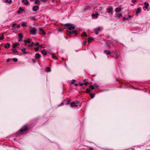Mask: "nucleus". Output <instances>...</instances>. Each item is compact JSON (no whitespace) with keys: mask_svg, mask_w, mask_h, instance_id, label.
<instances>
[{"mask_svg":"<svg viewBox=\"0 0 150 150\" xmlns=\"http://www.w3.org/2000/svg\"><path fill=\"white\" fill-rule=\"evenodd\" d=\"M90 96H91V98L92 99L94 97L95 95L93 93H91L90 94Z\"/></svg>","mask_w":150,"mask_h":150,"instance_id":"25","label":"nucleus"},{"mask_svg":"<svg viewBox=\"0 0 150 150\" xmlns=\"http://www.w3.org/2000/svg\"><path fill=\"white\" fill-rule=\"evenodd\" d=\"M125 20H128V21H129L130 20H129L128 19V18L127 17V18H126L125 17H124L123 18V21H125Z\"/></svg>","mask_w":150,"mask_h":150,"instance_id":"30","label":"nucleus"},{"mask_svg":"<svg viewBox=\"0 0 150 150\" xmlns=\"http://www.w3.org/2000/svg\"><path fill=\"white\" fill-rule=\"evenodd\" d=\"M39 31L41 32L43 35H45V33L44 31L42 29V28H39Z\"/></svg>","mask_w":150,"mask_h":150,"instance_id":"13","label":"nucleus"},{"mask_svg":"<svg viewBox=\"0 0 150 150\" xmlns=\"http://www.w3.org/2000/svg\"><path fill=\"white\" fill-rule=\"evenodd\" d=\"M51 57L53 59H57V58L56 57V56L52 54L51 55Z\"/></svg>","mask_w":150,"mask_h":150,"instance_id":"33","label":"nucleus"},{"mask_svg":"<svg viewBox=\"0 0 150 150\" xmlns=\"http://www.w3.org/2000/svg\"><path fill=\"white\" fill-rule=\"evenodd\" d=\"M39 45V43L38 42H36L35 44V45Z\"/></svg>","mask_w":150,"mask_h":150,"instance_id":"48","label":"nucleus"},{"mask_svg":"<svg viewBox=\"0 0 150 150\" xmlns=\"http://www.w3.org/2000/svg\"><path fill=\"white\" fill-rule=\"evenodd\" d=\"M108 90V89H105V90H101V91H106Z\"/></svg>","mask_w":150,"mask_h":150,"instance_id":"51","label":"nucleus"},{"mask_svg":"<svg viewBox=\"0 0 150 150\" xmlns=\"http://www.w3.org/2000/svg\"><path fill=\"white\" fill-rule=\"evenodd\" d=\"M89 87L92 89H95V88L93 85H90Z\"/></svg>","mask_w":150,"mask_h":150,"instance_id":"38","label":"nucleus"},{"mask_svg":"<svg viewBox=\"0 0 150 150\" xmlns=\"http://www.w3.org/2000/svg\"><path fill=\"white\" fill-rule=\"evenodd\" d=\"M76 82V80H75L73 79L72 80L71 82V83L73 84H74L75 82Z\"/></svg>","mask_w":150,"mask_h":150,"instance_id":"40","label":"nucleus"},{"mask_svg":"<svg viewBox=\"0 0 150 150\" xmlns=\"http://www.w3.org/2000/svg\"><path fill=\"white\" fill-rule=\"evenodd\" d=\"M137 1V0H132V1L133 3H135Z\"/></svg>","mask_w":150,"mask_h":150,"instance_id":"49","label":"nucleus"},{"mask_svg":"<svg viewBox=\"0 0 150 150\" xmlns=\"http://www.w3.org/2000/svg\"><path fill=\"white\" fill-rule=\"evenodd\" d=\"M66 32V34L69 35H77V31L75 29L71 31L67 30Z\"/></svg>","mask_w":150,"mask_h":150,"instance_id":"3","label":"nucleus"},{"mask_svg":"<svg viewBox=\"0 0 150 150\" xmlns=\"http://www.w3.org/2000/svg\"><path fill=\"white\" fill-rule=\"evenodd\" d=\"M79 101H77L76 102V103L77 104H79Z\"/></svg>","mask_w":150,"mask_h":150,"instance_id":"64","label":"nucleus"},{"mask_svg":"<svg viewBox=\"0 0 150 150\" xmlns=\"http://www.w3.org/2000/svg\"><path fill=\"white\" fill-rule=\"evenodd\" d=\"M51 71V70L50 68L48 67H47L45 69V71L46 72H50Z\"/></svg>","mask_w":150,"mask_h":150,"instance_id":"18","label":"nucleus"},{"mask_svg":"<svg viewBox=\"0 0 150 150\" xmlns=\"http://www.w3.org/2000/svg\"><path fill=\"white\" fill-rule=\"evenodd\" d=\"M74 84L75 86H77L78 85V84L77 83H74Z\"/></svg>","mask_w":150,"mask_h":150,"instance_id":"62","label":"nucleus"},{"mask_svg":"<svg viewBox=\"0 0 150 150\" xmlns=\"http://www.w3.org/2000/svg\"><path fill=\"white\" fill-rule=\"evenodd\" d=\"M12 59L15 62H16L18 61V59L16 58H13Z\"/></svg>","mask_w":150,"mask_h":150,"instance_id":"34","label":"nucleus"},{"mask_svg":"<svg viewBox=\"0 0 150 150\" xmlns=\"http://www.w3.org/2000/svg\"><path fill=\"white\" fill-rule=\"evenodd\" d=\"M94 85L96 86V87L97 88H98L99 87V86H98L97 84H96V83H95L94 84Z\"/></svg>","mask_w":150,"mask_h":150,"instance_id":"45","label":"nucleus"},{"mask_svg":"<svg viewBox=\"0 0 150 150\" xmlns=\"http://www.w3.org/2000/svg\"><path fill=\"white\" fill-rule=\"evenodd\" d=\"M34 49L35 50V51L36 52H37V51H38V50L39 48L38 47H35L34 48Z\"/></svg>","mask_w":150,"mask_h":150,"instance_id":"39","label":"nucleus"},{"mask_svg":"<svg viewBox=\"0 0 150 150\" xmlns=\"http://www.w3.org/2000/svg\"><path fill=\"white\" fill-rule=\"evenodd\" d=\"M30 31L33 35H35L36 34V29L35 27H33L30 30Z\"/></svg>","mask_w":150,"mask_h":150,"instance_id":"4","label":"nucleus"},{"mask_svg":"<svg viewBox=\"0 0 150 150\" xmlns=\"http://www.w3.org/2000/svg\"><path fill=\"white\" fill-rule=\"evenodd\" d=\"M41 57V55L40 54L38 53H37L35 55V58L36 59H38Z\"/></svg>","mask_w":150,"mask_h":150,"instance_id":"9","label":"nucleus"},{"mask_svg":"<svg viewBox=\"0 0 150 150\" xmlns=\"http://www.w3.org/2000/svg\"><path fill=\"white\" fill-rule=\"evenodd\" d=\"M17 27L18 28H19L20 27V25H17Z\"/></svg>","mask_w":150,"mask_h":150,"instance_id":"61","label":"nucleus"},{"mask_svg":"<svg viewBox=\"0 0 150 150\" xmlns=\"http://www.w3.org/2000/svg\"><path fill=\"white\" fill-rule=\"evenodd\" d=\"M18 37L19 38H21L22 39L23 37V36L22 34V33H19V34H18Z\"/></svg>","mask_w":150,"mask_h":150,"instance_id":"28","label":"nucleus"},{"mask_svg":"<svg viewBox=\"0 0 150 150\" xmlns=\"http://www.w3.org/2000/svg\"><path fill=\"white\" fill-rule=\"evenodd\" d=\"M100 28L99 27H98L94 29L95 33L96 35H98V34L99 32L100 31Z\"/></svg>","mask_w":150,"mask_h":150,"instance_id":"5","label":"nucleus"},{"mask_svg":"<svg viewBox=\"0 0 150 150\" xmlns=\"http://www.w3.org/2000/svg\"><path fill=\"white\" fill-rule=\"evenodd\" d=\"M16 25V23H13L12 25L13 27H14Z\"/></svg>","mask_w":150,"mask_h":150,"instance_id":"54","label":"nucleus"},{"mask_svg":"<svg viewBox=\"0 0 150 150\" xmlns=\"http://www.w3.org/2000/svg\"><path fill=\"white\" fill-rule=\"evenodd\" d=\"M87 42L86 41H85L84 42V44H85V45H86V44Z\"/></svg>","mask_w":150,"mask_h":150,"instance_id":"60","label":"nucleus"},{"mask_svg":"<svg viewBox=\"0 0 150 150\" xmlns=\"http://www.w3.org/2000/svg\"><path fill=\"white\" fill-rule=\"evenodd\" d=\"M144 4L145 5V7L146 9H147L148 7L149 6V4L147 2H145L144 3Z\"/></svg>","mask_w":150,"mask_h":150,"instance_id":"14","label":"nucleus"},{"mask_svg":"<svg viewBox=\"0 0 150 150\" xmlns=\"http://www.w3.org/2000/svg\"><path fill=\"white\" fill-rule=\"evenodd\" d=\"M122 13H120L119 14H117L116 17L118 18H120V17L122 16Z\"/></svg>","mask_w":150,"mask_h":150,"instance_id":"23","label":"nucleus"},{"mask_svg":"<svg viewBox=\"0 0 150 150\" xmlns=\"http://www.w3.org/2000/svg\"><path fill=\"white\" fill-rule=\"evenodd\" d=\"M79 85L81 86H82L83 85V83H82L80 82L79 83Z\"/></svg>","mask_w":150,"mask_h":150,"instance_id":"47","label":"nucleus"},{"mask_svg":"<svg viewBox=\"0 0 150 150\" xmlns=\"http://www.w3.org/2000/svg\"><path fill=\"white\" fill-rule=\"evenodd\" d=\"M99 14L98 13H96L95 14H93L92 15V17H97L98 15Z\"/></svg>","mask_w":150,"mask_h":150,"instance_id":"19","label":"nucleus"},{"mask_svg":"<svg viewBox=\"0 0 150 150\" xmlns=\"http://www.w3.org/2000/svg\"><path fill=\"white\" fill-rule=\"evenodd\" d=\"M93 40V38L92 37L89 38H88V42L90 43L91 42V41L92 40Z\"/></svg>","mask_w":150,"mask_h":150,"instance_id":"21","label":"nucleus"},{"mask_svg":"<svg viewBox=\"0 0 150 150\" xmlns=\"http://www.w3.org/2000/svg\"><path fill=\"white\" fill-rule=\"evenodd\" d=\"M121 10V8L120 7H117L115 9V12L117 13L120 12Z\"/></svg>","mask_w":150,"mask_h":150,"instance_id":"10","label":"nucleus"},{"mask_svg":"<svg viewBox=\"0 0 150 150\" xmlns=\"http://www.w3.org/2000/svg\"><path fill=\"white\" fill-rule=\"evenodd\" d=\"M31 40L30 39H28V40H25L24 41L25 42L27 43L30 44L31 42Z\"/></svg>","mask_w":150,"mask_h":150,"instance_id":"17","label":"nucleus"},{"mask_svg":"<svg viewBox=\"0 0 150 150\" xmlns=\"http://www.w3.org/2000/svg\"><path fill=\"white\" fill-rule=\"evenodd\" d=\"M141 8H138L136 11V15H137L138 14L141 12Z\"/></svg>","mask_w":150,"mask_h":150,"instance_id":"8","label":"nucleus"},{"mask_svg":"<svg viewBox=\"0 0 150 150\" xmlns=\"http://www.w3.org/2000/svg\"><path fill=\"white\" fill-rule=\"evenodd\" d=\"M17 12L18 13L20 14L21 13V11L19 10V11H18Z\"/></svg>","mask_w":150,"mask_h":150,"instance_id":"59","label":"nucleus"},{"mask_svg":"<svg viewBox=\"0 0 150 150\" xmlns=\"http://www.w3.org/2000/svg\"><path fill=\"white\" fill-rule=\"evenodd\" d=\"M58 31L61 32H62V30L60 29H58Z\"/></svg>","mask_w":150,"mask_h":150,"instance_id":"56","label":"nucleus"},{"mask_svg":"<svg viewBox=\"0 0 150 150\" xmlns=\"http://www.w3.org/2000/svg\"><path fill=\"white\" fill-rule=\"evenodd\" d=\"M4 2L6 3H8L10 4L12 3V1L11 0H5Z\"/></svg>","mask_w":150,"mask_h":150,"instance_id":"22","label":"nucleus"},{"mask_svg":"<svg viewBox=\"0 0 150 150\" xmlns=\"http://www.w3.org/2000/svg\"><path fill=\"white\" fill-rule=\"evenodd\" d=\"M78 106V105H76L75 103L74 102H72L70 104V106L71 107H77Z\"/></svg>","mask_w":150,"mask_h":150,"instance_id":"12","label":"nucleus"},{"mask_svg":"<svg viewBox=\"0 0 150 150\" xmlns=\"http://www.w3.org/2000/svg\"><path fill=\"white\" fill-rule=\"evenodd\" d=\"M82 35L83 36H84L86 37H87V35L86 33L85 32H83L82 34Z\"/></svg>","mask_w":150,"mask_h":150,"instance_id":"27","label":"nucleus"},{"mask_svg":"<svg viewBox=\"0 0 150 150\" xmlns=\"http://www.w3.org/2000/svg\"><path fill=\"white\" fill-rule=\"evenodd\" d=\"M89 9V8H88V7H86V8H85L84 10H83V11H86V10H88Z\"/></svg>","mask_w":150,"mask_h":150,"instance_id":"44","label":"nucleus"},{"mask_svg":"<svg viewBox=\"0 0 150 150\" xmlns=\"http://www.w3.org/2000/svg\"><path fill=\"white\" fill-rule=\"evenodd\" d=\"M39 7L38 6H34L33 7V10L34 11H36L39 10Z\"/></svg>","mask_w":150,"mask_h":150,"instance_id":"7","label":"nucleus"},{"mask_svg":"<svg viewBox=\"0 0 150 150\" xmlns=\"http://www.w3.org/2000/svg\"><path fill=\"white\" fill-rule=\"evenodd\" d=\"M70 100L69 99H68L67 101V103L65 104V105H69L70 104Z\"/></svg>","mask_w":150,"mask_h":150,"instance_id":"29","label":"nucleus"},{"mask_svg":"<svg viewBox=\"0 0 150 150\" xmlns=\"http://www.w3.org/2000/svg\"><path fill=\"white\" fill-rule=\"evenodd\" d=\"M107 47L108 48H110L111 47L109 45H108Z\"/></svg>","mask_w":150,"mask_h":150,"instance_id":"52","label":"nucleus"},{"mask_svg":"<svg viewBox=\"0 0 150 150\" xmlns=\"http://www.w3.org/2000/svg\"><path fill=\"white\" fill-rule=\"evenodd\" d=\"M21 25L23 27H27V25H26V23H25V22H24L22 23L21 24Z\"/></svg>","mask_w":150,"mask_h":150,"instance_id":"24","label":"nucleus"},{"mask_svg":"<svg viewBox=\"0 0 150 150\" xmlns=\"http://www.w3.org/2000/svg\"><path fill=\"white\" fill-rule=\"evenodd\" d=\"M26 48H24L21 50V51L24 54H26L27 52L25 51Z\"/></svg>","mask_w":150,"mask_h":150,"instance_id":"26","label":"nucleus"},{"mask_svg":"<svg viewBox=\"0 0 150 150\" xmlns=\"http://www.w3.org/2000/svg\"><path fill=\"white\" fill-rule=\"evenodd\" d=\"M33 63H35V60L34 59H33Z\"/></svg>","mask_w":150,"mask_h":150,"instance_id":"63","label":"nucleus"},{"mask_svg":"<svg viewBox=\"0 0 150 150\" xmlns=\"http://www.w3.org/2000/svg\"><path fill=\"white\" fill-rule=\"evenodd\" d=\"M132 17V16L130 15L128 17V19H129Z\"/></svg>","mask_w":150,"mask_h":150,"instance_id":"58","label":"nucleus"},{"mask_svg":"<svg viewBox=\"0 0 150 150\" xmlns=\"http://www.w3.org/2000/svg\"><path fill=\"white\" fill-rule=\"evenodd\" d=\"M64 104L63 103H61L58 106V107L62 106Z\"/></svg>","mask_w":150,"mask_h":150,"instance_id":"50","label":"nucleus"},{"mask_svg":"<svg viewBox=\"0 0 150 150\" xmlns=\"http://www.w3.org/2000/svg\"><path fill=\"white\" fill-rule=\"evenodd\" d=\"M19 43H14L13 45V48H14L16 47L18 45H19Z\"/></svg>","mask_w":150,"mask_h":150,"instance_id":"31","label":"nucleus"},{"mask_svg":"<svg viewBox=\"0 0 150 150\" xmlns=\"http://www.w3.org/2000/svg\"><path fill=\"white\" fill-rule=\"evenodd\" d=\"M10 46V44L9 43H7L6 44L4 45V47L6 48H9Z\"/></svg>","mask_w":150,"mask_h":150,"instance_id":"15","label":"nucleus"},{"mask_svg":"<svg viewBox=\"0 0 150 150\" xmlns=\"http://www.w3.org/2000/svg\"><path fill=\"white\" fill-rule=\"evenodd\" d=\"M64 25L67 27L68 29L69 30V31H71L75 29L76 27L75 26L72 25V24L70 23H67L64 24Z\"/></svg>","mask_w":150,"mask_h":150,"instance_id":"2","label":"nucleus"},{"mask_svg":"<svg viewBox=\"0 0 150 150\" xmlns=\"http://www.w3.org/2000/svg\"><path fill=\"white\" fill-rule=\"evenodd\" d=\"M30 18L32 20H35V18L34 16L30 17Z\"/></svg>","mask_w":150,"mask_h":150,"instance_id":"42","label":"nucleus"},{"mask_svg":"<svg viewBox=\"0 0 150 150\" xmlns=\"http://www.w3.org/2000/svg\"><path fill=\"white\" fill-rule=\"evenodd\" d=\"M12 51L13 53H16L18 52L17 50L16 49H13L12 50Z\"/></svg>","mask_w":150,"mask_h":150,"instance_id":"35","label":"nucleus"},{"mask_svg":"<svg viewBox=\"0 0 150 150\" xmlns=\"http://www.w3.org/2000/svg\"><path fill=\"white\" fill-rule=\"evenodd\" d=\"M86 92L88 93H89L90 92H91V90L90 89H89V88H87L86 89Z\"/></svg>","mask_w":150,"mask_h":150,"instance_id":"37","label":"nucleus"},{"mask_svg":"<svg viewBox=\"0 0 150 150\" xmlns=\"http://www.w3.org/2000/svg\"><path fill=\"white\" fill-rule=\"evenodd\" d=\"M22 2L25 5H28V2L27 0H22Z\"/></svg>","mask_w":150,"mask_h":150,"instance_id":"16","label":"nucleus"},{"mask_svg":"<svg viewBox=\"0 0 150 150\" xmlns=\"http://www.w3.org/2000/svg\"><path fill=\"white\" fill-rule=\"evenodd\" d=\"M107 12L108 13H110L113 11V8L112 7H110L108 8L107 9Z\"/></svg>","mask_w":150,"mask_h":150,"instance_id":"6","label":"nucleus"},{"mask_svg":"<svg viewBox=\"0 0 150 150\" xmlns=\"http://www.w3.org/2000/svg\"><path fill=\"white\" fill-rule=\"evenodd\" d=\"M4 38V37L3 36H2L0 37V40H2Z\"/></svg>","mask_w":150,"mask_h":150,"instance_id":"46","label":"nucleus"},{"mask_svg":"<svg viewBox=\"0 0 150 150\" xmlns=\"http://www.w3.org/2000/svg\"><path fill=\"white\" fill-rule=\"evenodd\" d=\"M22 39H21V38H19V39L18 40V41L19 42H21V41L22 40Z\"/></svg>","mask_w":150,"mask_h":150,"instance_id":"57","label":"nucleus"},{"mask_svg":"<svg viewBox=\"0 0 150 150\" xmlns=\"http://www.w3.org/2000/svg\"><path fill=\"white\" fill-rule=\"evenodd\" d=\"M19 10L21 12L24 11V10L21 7H20L19 8Z\"/></svg>","mask_w":150,"mask_h":150,"instance_id":"41","label":"nucleus"},{"mask_svg":"<svg viewBox=\"0 0 150 150\" xmlns=\"http://www.w3.org/2000/svg\"><path fill=\"white\" fill-rule=\"evenodd\" d=\"M28 130V127L26 125L23 126L19 130V131L16 132L15 135L17 137L18 136L23 134V132L27 131Z\"/></svg>","mask_w":150,"mask_h":150,"instance_id":"1","label":"nucleus"},{"mask_svg":"<svg viewBox=\"0 0 150 150\" xmlns=\"http://www.w3.org/2000/svg\"><path fill=\"white\" fill-rule=\"evenodd\" d=\"M88 82H87V81H85L84 83H83V84L85 85L86 86H87V84L88 83Z\"/></svg>","mask_w":150,"mask_h":150,"instance_id":"43","label":"nucleus"},{"mask_svg":"<svg viewBox=\"0 0 150 150\" xmlns=\"http://www.w3.org/2000/svg\"><path fill=\"white\" fill-rule=\"evenodd\" d=\"M40 0L41 1H42L44 2H45L47 1V0Z\"/></svg>","mask_w":150,"mask_h":150,"instance_id":"55","label":"nucleus"},{"mask_svg":"<svg viewBox=\"0 0 150 150\" xmlns=\"http://www.w3.org/2000/svg\"><path fill=\"white\" fill-rule=\"evenodd\" d=\"M41 53L42 54L45 55H46L47 54V52L44 50H42Z\"/></svg>","mask_w":150,"mask_h":150,"instance_id":"20","label":"nucleus"},{"mask_svg":"<svg viewBox=\"0 0 150 150\" xmlns=\"http://www.w3.org/2000/svg\"><path fill=\"white\" fill-rule=\"evenodd\" d=\"M10 59H8L7 60H6V62H9V61H10Z\"/></svg>","mask_w":150,"mask_h":150,"instance_id":"53","label":"nucleus"},{"mask_svg":"<svg viewBox=\"0 0 150 150\" xmlns=\"http://www.w3.org/2000/svg\"><path fill=\"white\" fill-rule=\"evenodd\" d=\"M40 3V1L39 0H36L35 1V4H38Z\"/></svg>","mask_w":150,"mask_h":150,"instance_id":"36","label":"nucleus"},{"mask_svg":"<svg viewBox=\"0 0 150 150\" xmlns=\"http://www.w3.org/2000/svg\"><path fill=\"white\" fill-rule=\"evenodd\" d=\"M34 44L33 42H31V43H30V44L29 45V46L30 47H33L34 46Z\"/></svg>","mask_w":150,"mask_h":150,"instance_id":"32","label":"nucleus"},{"mask_svg":"<svg viewBox=\"0 0 150 150\" xmlns=\"http://www.w3.org/2000/svg\"><path fill=\"white\" fill-rule=\"evenodd\" d=\"M104 53H106L107 55H110L111 54V52L110 50H105L104 51Z\"/></svg>","mask_w":150,"mask_h":150,"instance_id":"11","label":"nucleus"}]
</instances>
